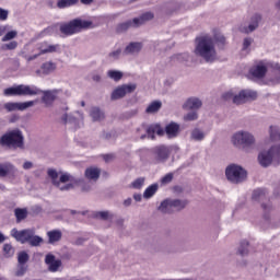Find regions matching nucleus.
Wrapping results in <instances>:
<instances>
[{
	"instance_id": "864d4df0",
	"label": "nucleus",
	"mask_w": 280,
	"mask_h": 280,
	"mask_svg": "<svg viewBox=\"0 0 280 280\" xmlns=\"http://www.w3.org/2000/svg\"><path fill=\"white\" fill-rule=\"evenodd\" d=\"M175 58L179 62H185V61L189 60V54H187V52L179 54V55H176Z\"/></svg>"
},
{
	"instance_id": "ddd939ff",
	"label": "nucleus",
	"mask_w": 280,
	"mask_h": 280,
	"mask_svg": "<svg viewBox=\"0 0 280 280\" xmlns=\"http://www.w3.org/2000/svg\"><path fill=\"white\" fill-rule=\"evenodd\" d=\"M137 91V84H122L116 88L112 93V100H121V97H126L129 93H135Z\"/></svg>"
},
{
	"instance_id": "6e6552de",
	"label": "nucleus",
	"mask_w": 280,
	"mask_h": 280,
	"mask_svg": "<svg viewBox=\"0 0 280 280\" xmlns=\"http://www.w3.org/2000/svg\"><path fill=\"white\" fill-rule=\"evenodd\" d=\"M232 143L246 150V148L255 145V136L248 131L241 130L233 135Z\"/></svg>"
},
{
	"instance_id": "e433bc0d",
	"label": "nucleus",
	"mask_w": 280,
	"mask_h": 280,
	"mask_svg": "<svg viewBox=\"0 0 280 280\" xmlns=\"http://www.w3.org/2000/svg\"><path fill=\"white\" fill-rule=\"evenodd\" d=\"M267 190L264 188H257L256 190L253 191V200H264L266 198Z\"/></svg>"
},
{
	"instance_id": "338daca9",
	"label": "nucleus",
	"mask_w": 280,
	"mask_h": 280,
	"mask_svg": "<svg viewBox=\"0 0 280 280\" xmlns=\"http://www.w3.org/2000/svg\"><path fill=\"white\" fill-rule=\"evenodd\" d=\"M261 207H262L264 211H270V209H271V206L266 205V203H262Z\"/></svg>"
},
{
	"instance_id": "f3484780",
	"label": "nucleus",
	"mask_w": 280,
	"mask_h": 280,
	"mask_svg": "<svg viewBox=\"0 0 280 280\" xmlns=\"http://www.w3.org/2000/svg\"><path fill=\"white\" fill-rule=\"evenodd\" d=\"M34 104H36V101H27L24 103L9 102L3 105V108H5L8 113H12L14 110H27V108H32Z\"/></svg>"
},
{
	"instance_id": "49530a36",
	"label": "nucleus",
	"mask_w": 280,
	"mask_h": 280,
	"mask_svg": "<svg viewBox=\"0 0 280 280\" xmlns=\"http://www.w3.org/2000/svg\"><path fill=\"white\" fill-rule=\"evenodd\" d=\"M16 47H19V43H16L15 40H11L7 44H3L1 46V49L5 50H12V49H16Z\"/></svg>"
},
{
	"instance_id": "9d476101",
	"label": "nucleus",
	"mask_w": 280,
	"mask_h": 280,
	"mask_svg": "<svg viewBox=\"0 0 280 280\" xmlns=\"http://www.w3.org/2000/svg\"><path fill=\"white\" fill-rule=\"evenodd\" d=\"M187 207V201L180 199H165L161 202L159 211L162 213H174V211H180Z\"/></svg>"
},
{
	"instance_id": "f03ea898",
	"label": "nucleus",
	"mask_w": 280,
	"mask_h": 280,
	"mask_svg": "<svg viewBox=\"0 0 280 280\" xmlns=\"http://www.w3.org/2000/svg\"><path fill=\"white\" fill-rule=\"evenodd\" d=\"M0 147L9 150H25V136L21 129L15 128L0 137Z\"/></svg>"
},
{
	"instance_id": "a19ab883",
	"label": "nucleus",
	"mask_w": 280,
	"mask_h": 280,
	"mask_svg": "<svg viewBox=\"0 0 280 280\" xmlns=\"http://www.w3.org/2000/svg\"><path fill=\"white\" fill-rule=\"evenodd\" d=\"M269 135H270L271 141H280V130H279V127L271 126Z\"/></svg>"
},
{
	"instance_id": "4468645a",
	"label": "nucleus",
	"mask_w": 280,
	"mask_h": 280,
	"mask_svg": "<svg viewBox=\"0 0 280 280\" xmlns=\"http://www.w3.org/2000/svg\"><path fill=\"white\" fill-rule=\"evenodd\" d=\"M270 63L271 62L268 61H259L257 65L249 69V73L253 75V78L261 80V78H265L266 73H268V69H270Z\"/></svg>"
},
{
	"instance_id": "473e14b6",
	"label": "nucleus",
	"mask_w": 280,
	"mask_h": 280,
	"mask_svg": "<svg viewBox=\"0 0 280 280\" xmlns=\"http://www.w3.org/2000/svg\"><path fill=\"white\" fill-rule=\"evenodd\" d=\"M90 117L93 121H101L104 119V113L100 109V107H92L90 109Z\"/></svg>"
},
{
	"instance_id": "1a4fd4ad",
	"label": "nucleus",
	"mask_w": 280,
	"mask_h": 280,
	"mask_svg": "<svg viewBox=\"0 0 280 280\" xmlns=\"http://www.w3.org/2000/svg\"><path fill=\"white\" fill-rule=\"evenodd\" d=\"M225 176L230 183L237 184L246 180L247 173L246 170H244L242 166L232 164L226 167Z\"/></svg>"
},
{
	"instance_id": "680f3d73",
	"label": "nucleus",
	"mask_w": 280,
	"mask_h": 280,
	"mask_svg": "<svg viewBox=\"0 0 280 280\" xmlns=\"http://www.w3.org/2000/svg\"><path fill=\"white\" fill-rule=\"evenodd\" d=\"M231 97H233V93L231 92L223 94V100H231Z\"/></svg>"
},
{
	"instance_id": "6e6d98bb",
	"label": "nucleus",
	"mask_w": 280,
	"mask_h": 280,
	"mask_svg": "<svg viewBox=\"0 0 280 280\" xmlns=\"http://www.w3.org/2000/svg\"><path fill=\"white\" fill-rule=\"evenodd\" d=\"M58 30V24H55L52 26H48L44 30V34H54Z\"/></svg>"
},
{
	"instance_id": "c85d7f7f",
	"label": "nucleus",
	"mask_w": 280,
	"mask_h": 280,
	"mask_svg": "<svg viewBox=\"0 0 280 280\" xmlns=\"http://www.w3.org/2000/svg\"><path fill=\"white\" fill-rule=\"evenodd\" d=\"M47 237L49 244H56V242H60V240H62V232L60 230H51L47 232Z\"/></svg>"
},
{
	"instance_id": "ea45409f",
	"label": "nucleus",
	"mask_w": 280,
	"mask_h": 280,
	"mask_svg": "<svg viewBox=\"0 0 280 280\" xmlns=\"http://www.w3.org/2000/svg\"><path fill=\"white\" fill-rule=\"evenodd\" d=\"M107 75L115 82H119V80H121V78H124V72H121L119 70H109L107 72Z\"/></svg>"
},
{
	"instance_id": "393cba45",
	"label": "nucleus",
	"mask_w": 280,
	"mask_h": 280,
	"mask_svg": "<svg viewBox=\"0 0 280 280\" xmlns=\"http://www.w3.org/2000/svg\"><path fill=\"white\" fill-rule=\"evenodd\" d=\"M202 106V101L200 98L191 97L186 101L184 108L186 110H198Z\"/></svg>"
},
{
	"instance_id": "69168bd1",
	"label": "nucleus",
	"mask_w": 280,
	"mask_h": 280,
	"mask_svg": "<svg viewBox=\"0 0 280 280\" xmlns=\"http://www.w3.org/2000/svg\"><path fill=\"white\" fill-rule=\"evenodd\" d=\"M125 207H130L132 205V199L128 198L124 201Z\"/></svg>"
},
{
	"instance_id": "052dcab7",
	"label": "nucleus",
	"mask_w": 280,
	"mask_h": 280,
	"mask_svg": "<svg viewBox=\"0 0 280 280\" xmlns=\"http://www.w3.org/2000/svg\"><path fill=\"white\" fill-rule=\"evenodd\" d=\"M95 0H80L83 5H91Z\"/></svg>"
},
{
	"instance_id": "a18cd8bd",
	"label": "nucleus",
	"mask_w": 280,
	"mask_h": 280,
	"mask_svg": "<svg viewBox=\"0 0 280 280\" xmlns=\"http://www.w3.org/2000/svg\"><path fill=\"white\" fill-rule=\"evenodd\" d=\"M238 254L244 257L248 255V241H242L238 247Z\"/></svg>"
},
{
	"instance_id": "b1692460",
	"label": "nucleus",
	"mask_w": 280,
	"mask_h": 280,
	"mask_svg": "<svg viewBox=\"0 0 280 280\" xmlns=\"http://www.w3.org/2000/svg\"><path fill=\"white\" fill-rule=\"evenodd\" d=\"M56 71V63L47 61L42 65L40 69L36 71L37 75H49Z\"/></svg>"
},
{
	"instance_id": "2eb2a0df",
	"label": "nucleus",
	"mask_w": 280,
	"mask_h": 280,
	"mask_svg": "<svg viewBox=\"0 0 280 280\" xmlns=\"http://www.w3.org/2000/svg\"><path fill=\"white\" fill-rule=\"evenodd\" d=\"M19 174V168L12 162L0 163V178H14Z\"/></svg>"
},
{
	"instance_id": "4c0bfd02",
	"label": "nucleus",
	"mask_w": 280,
	"mask_h": 280,
	"mask_svg": "<svg viewBox=\"0 0 280 280\" xmlns=\"http://www.w3.org/2000/svg\"><path fill=\"white\" fill-rule=\"evenodd\" d=\"M253 43H255V39H253V37H244L242 51L250 54V47L253 46Z\"/></svg>"
},
{
	"instance_id": "f8f14e48",
	"label": "nucleus",
	"mask_w": 280,
	"mask_h": 280,
	"mask_svg": "<svg viewBox=\"0 0 280 280\" xmlns=\"http://www.w3.org/2000/svg\"><path fill=\"white\" fill-rule=\"evenodd\" d=\"M154 163H165L170 159V148L158 145L151 149Z\"/></svg>"
},
{
	"instance_id": "2f4dec72",
	"label": "nucleus",
	"mask_w": 280,
	"mask_h": 280,
	"mask_svg": "<svg viewBox=\"0 0 280 280\" xmlns=\"http://www.w3.org/2000/svg\"><path fill=\"white\" fill-rule=\"evenodd\" d=\"M27 208H16L14 210V215L16 218L18 224L23 222V220L27 219Z\"/></svg>"
},
{
	"instance_id": "13d9d810",
	"label": "nucleus",
	"mask_w": 280,
	"mask_h": 280,
	"mask_svg": "<svg viewBox=\"0 0 280 280\" xmlns=\"http://www.w3.org/2000/svg\"><path fill=\"white\" fill-rule=\"evenodd\" d=\"M0 21H8V10L0 8Z\"/></svg>"
},
{
	"instance_id": "58836bf2",
	"label": "nucleus",
	"mask_w": 280,
	"mask_h": 280,
	"mask_svg": "<svg viewBox=\"0 0 280 280\" xmlns=\"http://www.w3.org/2000/svg\"><path fill=\"white\" fill-rule=\"evenodd\" d=\"M161 101H154L147 107L145 113H159V110H161Z\"/></svg>"
},
{
	"instance_id": "dca6fc26",
	"label": "nucleus",
	"mask_w": 280,
	"mask_h": 280,
	"mask_svg": "<svg viewBox=\"0 0 280 280\" xmlns=\"http://www.w3.org/2000/svg\"><path fill=\"white\" fill-rule=\"evenodd\" d=\"M250 100H257V93L253 90H243L238 95L233 96L234 104H246Z\"/></svg>"
},
{
	"instance_id": "de8ad7c7",
	"label": "nucleus",
	"mask_w": 280,
	"mask_h": 280,
	"mask_svg": "<svg viewBox=\"0 0 280 280\" xmlns=\"http://www.w3.org/2000/svg\"><path fill=\"white\" fill-rule=\"evenodd\" d=\"M27 272V266L18 264V270L15 271L16 277H23Z\"/></svg>"
},
{
	"instance_id": "aec40b11",
	"label": "nucleus",
	"mask_w": 280,
	"mask_h": 280,
	"mask_svg": "<svg viewBox=\"0 0 280 280\" xmlns=\"http://www.w3.org/2000/svg\"><path fill=\"white\" fill-rule=\"evenodd\" d=\"M143 49V44L139 42H131L129 45L126 46L125 50L122 51L124 56H137L139 51Z\"/></svg>"
},
{
	"instance_id": "4d7b16f0",
	"label": "nucleus",
	"mask_w": 280,
	"mask_h": 280,
	"mask_svg": "<svg viewBox=\"0 0 280 280\" xmlns=\"http://www.w3.org/2000/svg\"><path fill=\"white\" fill-rule=\"evenodd\" d=\"M60 191H69L71 189H73V184H66L63 186H60V182H59V186H57Z\"/></svg>"
},
{
	"instance_id": "cd10ccee",
	"label": "nucleus",
	"mask_w": 280,
	"mask_h": 280,
	"mask_svg": "<svg viewBox=\"0 0 280 280\" xmlns=\"http://www.w3.org/2000/svg\"><path fill=\"white\" fill-rule=\"evenodd\" d=\"M165 131L163 130V128H161V126L159 125H151L148 127L147 129V137L149 139H154L155 135H159V137L163 136Z\"/></svg>"
},
{
	"instance_id": "7c9ffc66",
	"label": "nucleus",
	"mask_w": 280,
	"mask_h": 280,
	"mask_svg": "<svg viewBox=\"0 0 280 280\" xmlns=\"http://www.w3.org/2000/svg\"><path fill=\"white\" fill-rule=\"evenodd\" d=\"M78 3H80V0H59L57 1V8L65 10L67 8H73V5H78Z\"/></svg>"
},
{
	"instance_id": "72a5a7b5",
	"label": "nucleus",
	"mask_w": 280,
	"mask_h": 280,
	"mask_svg": "<svg viewBox=\"0 0 280 280\" xmlns=\"http://www.w3.org/2000/svg\"><path fill=\"white\" fill-rule=\"evenodd\" d=\"M19 33L10 25L0 26V36H16Z\"/></svg>"
},
{
	"instance_id": "bb28decb",
	"label": "nucleus",
	"mask_w": 280,
	"mask_h": 280,
	"mask_svg": "<svg viewBox=\"0 0 280 280\" xmlns=\"http://www.w3.org/2000/svg\"><path fill=\"white\" fill-rule=\"evenodd\" d=\"M61 122L65 124V126H67V124H70L75 129L80 128V120L71 114H63L61 116Z\"/></svg>"
},
{
	"instance_id": "a878e982",
	"label": "nucleus",
	"mask_w": 280,
	"mask_h": 280,
	"mask_svg": "<svg viewBox=\"0 0 280 280\" xmlns=\"http://www.w3.org/2000/svg\"><path fill=\"white\" fill-rule=\"evenodd\" d=\"M179 130H180V126L176 122H171L165 127V132L168 139H174V137H178Z\"/></svg>"
},
{
	"instance_id": "20e7f679",
	"label": "nucleus",
	"mask_w": 280,
	"mask_h": 280,
	"mask_svg": "<svg viewBox=\"0 0 280 280\" xmlns=\"http://www.w3.org/2000/svg\"><path fill=\"white\" fill-rule=\"evenodd\" d=\"M93 27V22L82 20V19H74L66 24L60 25L61 34L72 35L78 34V32H82V30H91Z\"/></svg>"
},
{
	"instance_id": "bf43d9fd",
	"label": "nucleus",
	"mask_w": 280,
	"mask_h": 280,
	"mask_svg": "<svg viewBox=\"0 0 280 280\" xmlns=\"http://www.w3.org/2000/svg\"><path fill=\"white\" fill-rule=\"evenodd\" d=\"M34 167V164L30 161L24 162L23 170H32Z\"/></svg>"
},
{
	"instance_id": "4be33fe9",
	"label": "nucleus",
	"mask_w": 280,
	"mask_h": 280,
	"mask_svg": "<svg viewBox=\"0 0 280 280\" xmlns=\"http://www.w3.org/2000/svg\"><path fill=\"white\" fill-rule=\"evenodd\" d=\"M101 175H102V170L95 166H90L84 172L85 178L88 180H93L94 183H96V180H100Z\"/></svg>"
},
{
	"instance_id": "79ce46f5",
	"label": "nucleus",
	"mask_w": 280,
	"mask_h": 280,
	"mask_svg": "<svg viewBox=\"0 0 280 280\" xmlns=\"http://www.w3.org/2000/svg\"><path fill=\"white\" fill-rule=\"evenodd\" d=\"M27 261H30V254L27 252H20L18 254V264L25 266Z\"/></svg>"
},
{
	"instance_id": "423d86ee",
	"label": "nucleus",
	"mask_w": 280,
	"mask_h": 280,
	"mask_svg": "<svg viewBox=\"0 0 280 280\" xmlns=\"http://www.w3.org/2000/svg\"><path fill=\"white\" fill-rule=\"evenodd\" d=\"M40 89L36 85L20 84L11 88H7L3 91V95L7 97L23 96V95H39Z\"/></svg>"
},
{
	"instance_id": "e2e57ef3",
	"label": "nucleus",
	"mask_w": 280,
	"mask_h": 280,
	"mask_svg": "<svg viewBox=\"0 0 280 280\" xmlns=\"http://www.w3.org/2000/svg\"><path fill=\"white\" fill-rule=\"evenodd\" d=\"M142 196L141 195H133V200H136V202H141V200H142Z\"/></svg>"
},
{
	"instance_id": "f704fd0d",
	"label": "nucleus",
	"mask_w": 280,
	"mask_h": 280,
	"mask_svg": "<svg viewBox=\"0 0 280 280\" xmlns=\"http://www.w3.org/2000/svg\"><path fill=\"white\" fill-rule=\"evenodd\" d=\"M156 191H159V184H152L144 190L143 197L152 198V196H154V194H156Z\"/></svg>"
},
{
	"instance_id": "39448f33",
	"label": "nucleus",
	"mask_w": 280,
	"mask_h": 280,
	"mask_svg": "<svg viewBox=\"0 0 280 280\" xmlns=\"http://www.w3.org/2000/svg\"><path fill=\"white\" fill-rule=\"evenodd\" d=\"M152 19H154V13L144 12L139 18H135L133 20L119 23L116 27V32L121 34L124 32H128V30L141 27V25H144V23H148V21H152Z\"/></svg>"
},
{
	"instance_id": "5fc2aeb1",
	"label": "nucleus",
	"mask_w": 280,
	"mask_h": 280,
	"mask_svg": "<svg viewBox=\"0 0 280 280\" xmlns=\"http://www.w3.org/2000/svg\"><path fill=\"white\" fill-rule=\"evenodd\" d=\"M120 56H121V49L114 50L113 52L109 54V58H112V60H119Z\"/></svg>"
},
{
	"instance_id": "5701e85b",
	"label": "nucleus",
	"mask_w": 280,
	"mask_h": 280,
	"mask_svg": "<svg viewBox=\"0 0 280 280\" xmlns=\"http://www.w3.org/2000/svg\"><path fill=\"white\" fill-rule=\"evenodd\" d=\"M259 21H261V15L255 14L252 18L248 27H241V32H243V34H250V32H255L256 27H259Z\"/></svg>"
},
{
	"instance_id": "603ef678",
	"label": "nucleus",
	"mask_w": 280,
	"mask_h": 280,
	"mask_svg": "<svg viewBox=\"0 0 280 280\" xmlns=\"http://www.w3.org/2000/svg\"><path fill=\"white\" fill-rule=\"evenodd\" d=\"M92 217L96 220H106V211L93 212Z\"/></svg>"
},
{
	"instance_id": "3c124183",
	"label": "nucleus",
	"mask_w": 280,
	"mask_h": 280,
	"mask_svg": "<svg viewBox=\"0 0 280 280\" xmlns=\"http://www.w3.org/2000/svg\"><path fill=\"white\" fill-rule=\"evenodd\" d=\"M145 183L144 178H138L132 183V188L133 189H141V187H143V184Z\"/></svg>"
},
{
	"instance_id": "7ed1b4c3",
	"label": "nucleus",
	"mask_w": 280,
	"mask_h": 280,
	"mask_svg": "<svg viewBox=\"0 0 280 280\" xmlns=\"http://www.w3.org/2000/svg\"><path fill=\"white\" fill-rule=\"evenodd\" d=\"M11 237H14L20 244H30V246H40L43 237L36 235V229H24L19 231L16 228L11 230Z\"/></svg>"
},
{
	"instance_id": "9b49d317",
	"label": "nucleus",
	"mask_w": 280,
	"mask_h": 280,
	"mask_svg": "<svg viewBox=\"0 0 280 280\" xmlns=\"http://www.w3.org/2000/svg\"><path fill=\"white\" fill-rule=\"evenodd\" d=\"M39 52L33 56H30L26 58L28 62H32V60H36L38 56H43V54H60V45H51L47 43H43L38 46Z\"/></svg>"
},
{
	"instance_id": "09e8293b",
	"label": "nucleus",
	"mask_w": 280,
	"mask_h": 280,
	"mask_svg": "<svg viewBox=\"0 0 280 280\" xmlns=\"http://www.w3.org/2000/svg\"><path fill=\"white\" fill-rule=\"evenodd\" d=\"M172 180H174V174L167 173L164 177H162L161 183L162 185H170Z\"/></svg>"
},
{
	"instance_id": "0eeeda50",
	"label": "nucleus",
	"mask_w": 280,
	"mask_h": 280,
	"mask_svg": "<svg viewBox=\"0 0 280 280\" xmlns=\"http://www.w3.org/2000/svg\"><path fill=\"white\" fill-rule=\"evenodd\" d=\"M258 163L261 167H268L272 163L280 165V144L271 147L268 151L258 154Z\"/></svg>"
},
{
	"instance_id": "f257e3e1",
	"label": "nucleus",
	"mask_w": 280,
	"mask_h": 280,
	"mask_svg": "<svg viewBox=\"0 0 280 280\" xmlns=\"http://www.w3.org/2000/svg\"><path fill=\"white\" fill-rule=\"evenodd\" d=\"M196 47L195 54L196 56H200L206 60V62H214L218 58V52L215 51V45L218 47H224L226 43V37H209V36H200L195 39Z\"/></svg>"
},
{
	"instance_id": "c03bdc74",
	"label": "nucleus",
	"mask_w": 280,
	"mask_h": 280,
	"mask_svg": "<svg viewBox=\"0 0 280 280\" xmlns=\"http://www.w3.org/2000/svg\"><path fill=\"white\" fill-rule=\"evenodd\" d=\"M3 255L7 258L14 257V247H12V245H10V244H4L3 245Z\"/></svg>"
},
{
	"instance_id": "c9c22d12",
	"label": "nucleus",
	"mask_w": 280,
	"mask_h": 280,
	"mask_svg": "<svg viewBox=\"0 0 280 280\" xmlns=\"http://www.w3.org/2000/svg\"><path fill=\"white\" fill-rule=\"evenodd\" d=\"M47 174L49 178H51L52 185H55V187H60V182L58 180V171L49 168Z\"/></svg>"
},
{
	"instance_id": "412c9836",
	"label": "nucleus",
	"mask_w": 280,
	"mask_h": 280,
	"mask_svg": "<svg viewBox=\"0 0 280 280\" xmlns=\"http://www.w3.org/2000/svg\"><path fill=\"white\" fill-rule=\"evenodd\" d=\"M39 93H43L42 102L46 106H51L54 102H56V95H58V90H47L43 91L40 90Z\"/></svg>"
},
{
	"instance_id": "a211bd4d",
	"label": "nucleus",
	"mask_w": 280,
	"mask_h": 280,
	"mask_svg": "<svg viewBox=\"0 0 280 280\" xmlns=\"http://www.w3.org/2000/svg\"><path fill=\"white\" fill-rule=\"evenodd\" d=\"M45 264L48 267L49 272H58L62 267V260L56 259L54 254H47L45 256Z\"/></svg>"
},
{
	"instance_id": "37998d69",
	"label": "nucleus",
	"mask_w": 280,
	"mask_h": 280,
	"mask_svg": "<svg viewBox=\"0 0 280 280\" xmlns=\"http://www.w3.org/2000/svg\"><path fill=\"white\" fill-rule=\"evenodd\" d=\"M80 183V180L73 178V176H71V174L69 173H65L60 176L59 178V183Z\"/></svg>"
},
{
	"instance_id": "774afa93",
	"label": "nucleus",
	"mask_w": 280,
	"mask_h": 280,
	"mask_svg": "<svg viewBox=\"0 0 280 280\" xmlns=\"http://www.w3.org/2000/svg\"><path fill=\"white\" fill-rule=\"evenodd\" d=\"M109 220H115V217L110 215L109 212H106V222H108Z\"/></svg>"
},
{
	"instance_id": "0e129e2a",
	"label": "nucleus",
	"mask_w": 280,
	"mask_h": 280,
	"mask_svg": "<svg viewBox=\"0 0 280 280\" xmlns=\"http://www.w3.org/2000/svg\"><path fill=\"white\" fill-rule=\"evenodd\" d=\"M77 246H82L84 244V238L80 237L75 241Z\"/></svg>"
},
{
	"instance_id": "c756f323",
	"label": "nucleus",
	"mask_w": 280,
	"mask_h": 280,
	"mask_svg": "<svg viewBox=\"0 0 280 280\" xmlns=\"http://www.w3.org/2000/svg\"><path fill=\"white\" fill-rule=\"evenodd\" d=\"M205 137H207V133H205L200 128H195L190 132L191 141H203Z\"/></svg>"
},
{
	"instance_id": "6ab92c4d",
	"label": "nucleus",
	"mask_w": 280,
	"mask_h": 280,
	"mask_svg": "<svg viewBox=\"0 0 280 280\" xmlns=\"http://www.w3.org/2000/svg\"><path fill=\"white\" fill-rule=\"evenodd\" d=\"M269 80L272 84H280V65L277 62L269 63Z\"/></svg>"
},
{
	"instance_id": "8fccbe9b",
	"label": "nucleus",
	"mask_w": 280,
	"mask_h": 280,
	"mask_svg": "<svg viewBox=\"0 0 280 280\" xmlns=\"http://www.w3.org/2000/svg\"><path fill=\"white\" fill-rule=\"evenodd\" d=\"M185 121H196L198 119V113L190 112L186 116H184Z\"/></svg>"
}]
</instances>
